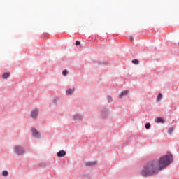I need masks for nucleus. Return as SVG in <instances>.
<instances>
[{"instance_id": "1a4fd4ad", "label": "nucleus", "mask_w": 179, "mask_h": 179, "mask_svg": "<svg viewBox=\"0 0 179 179\" xmlns=\"http://www.w3.org/2000/svg\"><path fill=\"white\" fill-rule=\"evenodd\" d=\"M75 93V87L69 88L66 90V96H72Z\"/></svg>"}, {"instance_id": "f8f14e48", "label": "nucleus", "mask_w": 179, "mask_h": 179, "mask_svg": "<svg viewBox=\"0 0 179 179\" xmlns=\"http://www.w3.org/2000/svg\"><path fill=\"white\" fill-rule=\"evenodd\" d=\"M155 122H157V124H163V122H164V120L162 117H156Z\"/></svg>"}, {"instance_id": "20e7f679", "label": "nucleus", "mask_w": 179, "mask_h": 179, "mask_svg": "<svg viewBox=\"0 0 179 179\" xmlns=\"http://www.w3.org/2000/svg\"><path fill=\"white\" fill-rule=\"evenodd\" d=\"M100 115L101 117L106 120V118H108V116L110 115V110H108L107 107H103L100 110Z\"/></svg>"}, {"instance_id": "39448f33", "label": "nucleus", "mask_w": 179, "mask_h": 179, "mask_svg": "<svg viewBox=\"0 0 179 179\" xmlns=\"http://www.w3.org/2000/svg\"><path fill=\"white\" fill-rule=\"evenodd\" d=\"M31 134L36 139H41V132L40 131L37 130L36 127L31 128Z\"/></svg>"}, {"instance_id": "b1692460", "label": "nucleus", "mask_w": 179, "mask_h": 179, "mask_svg": "<svg viewBox=\"0 0 179 179\" xmlns=\"http://www.w3.org/2000/svg\"><path fill=\"white\" fill-rule=\"evenodd\" d=\"M179 44V43H178Z\"/></svg>"}, {"instance_id": "6e6552de", "label": "nucleus", "mask_w": 179, "mask_h": 179, "mask_svg": "<svg viewBox=\"0 0 179 179\" xmlns=\"http://www.w3.org/2000/svg\"><path fill=\"white\" fill-rule=\"evenodd\" d=\"M129 94V90H126L124 91H122L120 94L118 95L119 99H124V97H127Z\"/></svg>"}, {"instance_id": "9b49d317", "label": "nucleus", "mask_w": 179, "mask_h": 179, "mask_svg": "<svg viewBox=\"0 0 179 179\" xmlns=\"http://www.w3.org/2000/svg\"><path fill=\"white\" fill-rule=\"evenodd\" d=\"M98 65H109L110 61L108 60H100L97 62Z\"/></svg>"}, {"instance_id": "5701e85b", "label": "nucleus", "mask_w": 179, "mask_h": 179, "mask_svg": "<svg viewBox=\"0 0 179 179\" xmlns=\"http://www.w3.org/2000/svg\"><path fill=\"white\" fill-rule=\"evenodd\" d=\"M130 40H131V41H134V37L130 36Z\"/></svg>"}, {"instance_id": "dca6fc26", "label": "nucleus", "mask_w": 179, "mask_h": 179, "mask_svg": "<svg viewBox=\"0 0 179 179\" xmlns=\"http://www.w3.org/2000/svg\"><path fill=\"white\" fill-rule=\"evenodd\" d=\"M10 73L6 72L2 75V78L3 79H8V78H9Z\"/></svg>"}, {"instance_id": "4be33fe9", "label": "nucleus", "mask_w": 179, "mask_h": 179, "mask_svg": "<svg viewBox=\"0 0 179 179\" xmlns=\"http://www.w3.org/2000/svg\"><path fill=\"white\" fill-rule=\"evenodd\" d=\"M76 45H80V41H76Z\"/></svg>"}, {"instance_id": "2eb2a0df", "label": "nucleus", "mask_w": 179, "mask_h": 179, "mask_svg": "<svg viewBox=\"0 0 179 179\" xmlns=\"http://www.w3.org/2000/svg\"><path fill=\"white\" fill-rule=\"evenodd\" d=\"M1 176H3V177H8V176H9V171H8L6 170L2 171Z\"/></svg>"}, {"instance_id": "0eeeda50", "label": "nucleus", "mask_w": 179, "mask_h": 179, "mask_svg": "<svg viewBox=\"0 0 179 179\" xmlns=\"http://www.w3.org/2000/svg\"><path fill=\"white\" fill-rule=\"evenodd\" d=\"M97 164H99L97 161H90L85 163L86 167H94V166H97Z\"/></svg>"}, {"instance_id": "7ed1b4c3", "label": "nucleus", "mask_w": 179, "mask_h": 179, "mask_svg": "<svg viewBox=\"0 0 179 179\" xmlns=\"http://www.w3.org/2000/svg\"><path fill=\"white\" fill-rule=\"evenodd\" d=\"M40 115V108H33L29 113V116L33 121H37Z\"/></svg>"}, {"instance_id": "aec40b11", "label": "nucleus", "mask_w": 179, "mask_h": 179, "mask_svg": "<svg viewBox=\"0 0 179 179\" xmlns=\"http://www.w3.org/2000/svg\"><path fill=\"white\" fill-rule=\"evenodd\" d=\"M150 123H147L145 126V129H150Z\"/></svg>"}, {"instance_id": "f257e3e1", "label": "nucleus", "mask_w": 179, "mask_h": 179, "mask_svg": "<svg viewBox=\"0 0 179 179\" xmlns=\"http://www.w3.org/2000/svg\"><path fill=\"white\" fill-rule=\"evenodd\" d=\"M173 155H166L161 157L157 161L148 162L141 171L140 174L143 177H150V176H156L162 169H166L167 166L173 162Z\"/></svg>"}, {"instance_id": "f3484780", "label": "nucleus", "mask_w": 179, "mask_h": 179, "mask_svg": "<svg viewBox=\"0 0 179 179\" xmlns=\"http://www.w3.org/2000/svg\"><path fill=\"white\" fill-rule=\"evenodd\" d=\"M39 167H43V168L47 167V163H45V162L39 163Z\"/></svg>"}, {"instance_id": "ddd939ff", "label": "nucleus", "mask_w": 179, "mask_h": 179, "mask_svg": "<svg viewBox=\"0 0 179 179\" xmlns=\"http://www.w3.org/2000/svg\"><path fill=\"white\" fill-rule=\"evenodd\" d=\"M106 99L109 104H111V103H113V96H111V95H108L106 96Z\"/></svg>"}, {"instance_id": "4468645a", "label": "nucleus", "mask_w": 179, "mask_h": 179, "mask_svg": "<svg viewBox=\"0 0 179 179\" xmlns=\"http://www.w3.org/2000/svg\"><path fill=\"white\" fill-rule=\"evenodd\" d=\"M162 99H163V94L162 93H159L157 96V102L159 103V101H161Z\"/></svg>"}, {"instance_id": "f03ea898", "label": "nucleus", "mask_w": 179, "mask_h": 179, "mask_svg": "<svg viewBox=\"0 0 179 179\" xmlns=\"http://www.w3.org/2000/svg\"><path fill=\"white\" fill-rule=\"evenodd\" d=\"M13 151L17 156H24L26 155V148L20 145H15Z\"/></svg>"}, {"instance_id": "a211bd4d", "label": "nucleus", "mask_w": 179, "mask_h": 179, "mask_svg": "<svg viewBox=\"0 0 179 179\" xmlns=\"http://www.w3.org/2000/svg\"><path fill=\"white\" fill-rule=\"evenodd\" d=\"M62 75H63V76H67V75H68V70H66V69L63 70L62 71Z\"/></svg>"}, {"instance_id": "9d476101", "label": "nucleus", "mask_w": 179, "mask_h": 179, "mask_svg": "<svg viewBox=\"0 0 179 179\" xmlns=\"http://www.w3.org/2000/svg\"><path fill=\"white\" fill-rule=\"evenodd\" d=\"M57 157H64L66 156V151L62 150L57 153Z\"/></svg>"}, {"instance_id": "412c9836", "label": "nucleus", "mask_w": 179, "mask_h": 179, "mask_svg": "<svg viewBox=\"0 0 179 179\" xmlns=\"http://www.w3.org/2000/svg\"><path fill=\"white\" fill-rule=\"evenodd\" d=\"M173 128H169V129H168V134H171V133L173 132Z\"/></svg>"}, {"instance_id": "423d86ee", "label": "nucleus", "mask_w": 179, "mask_h": 179, "mask_svg": "<svg viewBox=\"0 0 179 179\" xmlns=\"http://www.w3.org/2000/svg\"><path fill=\"white\" fill-rule=\"evenodd\" d=\"M84 116L80 113H76L72 115V120L77 122H82L83 121Z\"/></svg>"}, {"instance_id": "6ab92c4d", "label": "nucleus", "mask_w": 179, "mask_h": 179, "mask_svg": "<svg viewBox=\"0 0 179 179\" xmlns=\"http://www.w3.org/2000/svg\"><path fill=\"white\" fill-rule=\"evenodd\" d=\"M132 64H134L135 65H138V64H139V60L134 59L132 60Z\"/></svg>"}]
</instances>
